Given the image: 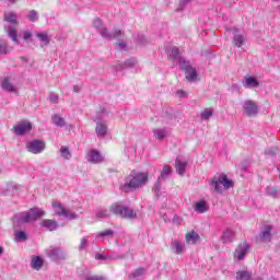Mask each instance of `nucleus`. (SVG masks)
Segmentation results:
<instances>
[{
  "label": "nucleus",
  "instance_id": "f257e3e1",
  "mask_svg": "<svg viewBox=\"0 0 280 280\" xmlns=\"http://www.w3.org/2000/svg\"><path fill=\"white\" fill-rule=\"evenodd\" d=\"M149 178L150 175L148 173H141L133 170L126 178L121 189L125 194H129V191L143 187V185L148 183Z\"/></svg>",
  "mask_w": 280,
  "mask_h": 280
},
{
  "label": "nucleus",
  "instance_id": "f03ea898",
  "mask_svg": "<svg viewBox=\"0 0 280 280\" xmlns=\"http://www.w3.org/2000/svg\"><path fill=\"white\" fill-rule=\"evenodd\" d=\"M109 213H113L117 218H121L122 220H132V218H137V212L129 208L128 206L121 205V202H115L109 207Z\"/></svg>",
  "mask_w": 280,
  "mask_h": 280
},
{
  "label": "nucleus",
  "instance_id": "7ed1b4c3",
  "mask_svg": "<svg viewBox=\"0 0 280 280\" xmlns=\"http://www.w3.org/2000/svg\"><path fill=\"white\" fill-rule=\"evenodd\" d=\"M45 215V211L40 208H32L30 211L22 212L20 214L21 222L30 223L40 220Z\"/></svg>",
  "mask_w": 280,
  "mask_h": 280
},
{
  "label": "nucleus",
  "instance_id": "20e7f679",
  "mask_svg": "<svg viewBox=\"0 0 280 280\" xmlns=\"http://www.w3.org/2000/svg\"><path fill=\"white\" fill-rule=\"evenodd\" d=\"M211 185H213L214 191H217V194H222V188L220 187V185L223 186V189H231V187H233V180L229 179L226 175H222L219 178L213 177L211 180Z\"/></svg>",
  "mask_w": 280,
  "mask_h": 280
},
{
  "label": "nucleus",
  "instance_id": "39448f33",
  "mask_svg": "<svg viewBox=\"0 0 280 280\" xmlns=\"http://www.w3.org/2000/svg\"><path fill=\"white\" fill-rule=\"evenodd\" d=\"M179 67L185 71V75L188 82H194V80L198 78V72H196V68L189 66V62L179 61Z\"/></svg>",
  "mask_w": 280,
  "mask_h": 280
},
{
  "label": "nucleus",
  "instance_id": "423d86ee",
  "mask_svg": "<svg viewBox=\"0 0 280 280\" xmlns=\"http://www.w3.org/2000/svg\"><path fill=\"white\" fill-rule=\"evenodd\" d=\"M14 80H16V75L10 74L2 81L3 91H8V93H19V88L14 85Z\"/></svg>",
  "mask_w": 280,
  "mask_h": 280
},
{
  "label": "nucleus",
  "instance_id": "0eeeda50",
  "mask_svg": "<svg viewBox=\"0 0 280 280\" xmlns=\"http://www.w3.org/2000/svg\"><path fill=\"white\" fill-rule=\"evenodd\" d=\"M51 205L56 215H65V218H69L70 220H73V218H75V215H73V212L67 210V208H65L62 203L58 201H52Z\"/></svg>",
  "mask_w": 280,
  "mask_h": 280
},
{
  "label": "nucleus",
  "instance_id": "6e6552de",
  "mask_svg": "<svg viewBox=\"0 0 280 280\" xmlns=\"http://www.w3.org/2000/svg\"><path fill=\"white\" fill-rule=\"evenodd\" d=\"M248 250H250V245H248L246 242L240 243L234 250V259L242 261V259L248 255Z\"/></svg>",
  "mask_w": 280,
  "mask_h": 280
},
{
  "label": "nucleus",
  "instance_id": "1a4fd4ad",
  "mask_svg": "<svg viewBox=\"0 0 280 280\" xmlns=\"http://www.w3.org/2000/svg\"><path fill=\"white\" fill-rule=\"evenodd\" d=\"M12 130L19 137H23V135H27V132L32 131V122H30V121H22V122H20L18 125H14Z\"/></svg>",
  "mask_w": 280,
  "mask_h": 280
},
{
  "label": "nucleus",
  "instance_id": "9d476101",
  "mask_svg": "<svg viewBox=\"0 0 280 280\" xmlns=\"http://www.w3.org/2000/svg\"><path fill=\"white\" fill-rule=\"evenodd\" d=\"M243 110L247 117H253V115L259 113V106L254 101H246L243 105Z\"/></svg>",
  "mask_w": 280,
  "mask_h": 280
},
{
  "label": "nucleus",
  "instance_id": "9b49d317",
  "mask_svg": "<svg viewBox=\"0 0 280 280\" xmlns=\"http://www.w3.org/2000/svg\"><path fill=\"white\" fill-rule=\"evenodd\" d=\"M27 150L32 154H40L45 150V141L43 140H33L27 144Z\"/></svg>",
  "mask_w": 280,
  "mask_h": 280
},
{
  "label": "nucleus",
  "instance_id": "f8f14e48",
  "mask_svg": "<svg viewBox=\"0 0 280 280\" xmlns=\"http://www.w3.org/2000/svg\"><path fill=\"white\" fill-rule=\"evenodd\" d=\"M89 161L90 163L94 164L102 163L104 162V156L102 155V153H100V151L93 149L89 153Z\"/></svg>",
  "mask_w": 280,
  "mask_h": 280
},
{
  "label": "nucleus",
  "instance_id": "ddd939ff",
  "mask_svg": "<svg viewBox=\"0 0 280 280\" xmlns=\"http://www.w3.org/2000/svg\"><path fill=\"white\" fill-rule=\"evenodd\" d=\"M198 242H200V234H198V232L191 230L189 232L186 233V244H198Z\"/></svg>",
  "mask_w": 280,
  "mask_h": 280
},
{
  "label": "nucleus",
  "instance_id": "4468645a",
  "mask_svg": "<svg viewBox=\"0 0 280 280\" xmlns=\"http://www.w3.org/2000/svg\"><path fill=\"white\" fill-rule=\"evenodd\" d=\"M39 226L48 229V231H56L58 229V222L56 220L45 219L39 223Z\"/></svg>",
  "mask_w": 280,
  "mask_h": 280
},
{
  "label": "nucleus",
  "instance_id": "2eb2a0df",
  "mask_svg": "<svg viewBox=\"0 0 280 280\" xmlns=\"http://www.w3.org/2000/svg\"><path fill=\"white\" fill-rule=\"evenodd\" d=\"M272 231L271 225H265L264 231L260 233V240L262 242H270L272 234L270 233Z\"/></svg>",
  "mask_w": 280,
  "mask_h": 280
},
{
  "label": "nucleus",
  "instance_id": "dca6fc26",
  "mask_svg": "<svg viewBox=\"0 0 280 280\" xmlns=\"http://www.w3.org/2000/svg\"><path fill=\"white\" fill-rule=\"evenodd\" d=\"M233 240H235V231L226 230L225 232H223V235H222L223 244H231Z\"/></svg>",
  "mask_w": 280,
  "mask_h": 280
},
{
  "label": "nucleus",
  "instance_id": "f3484780",
  "mask_svg": "<svg viewBox=\"0 0 280 280\" xmlns=\"http://www.w3.org/2000/svg\"><path fill=\"white\" fill-rule=\"evenodd\" d=\"M43 264H45V261L40 256H34L31 260V267L34 270H40L43 268Z\"/></svg>",
  "mask_w": 280,
  "mask_h": 280
},
{
  "label": "nucleus",
  "instance_id": "a211bd4d",
  "mask_svg": "<svg viewBox=\"0 0 280 280\" xmlns=\"http://www.w3.org/2000/svg\"><path fill=\"white\" fill-rule=\"evenodd\" d=\"M195 211L197 213H207L209 211V205H207V201L200 200L195 205Z\"/></svg>",
  "mask_w": 280,
  "mask_h": 280
},
{
  "label": "nucleus",
  "instance_id": "6ab92c4d",
  "mask_svg": "<svg viewBox=\"0 0 280 280\" xmlns=\"http://www.w3.org/2000/svg\"><path fill=\"white\" fill-rule=\"evenodd\" d=\"M175 168L180 175L185 174V170H187V162H183L178 159L175 160Z\"/></svg>",
  "mask_w": 280,
  "mask_h": 280
},
{
  "label": "nucleus",
  "instance_id": "aec40b11",
  "mask_svg": "<svg viewBox=\"0 0 280 280\" xmlns=\"http://www.w3.org/2000/svg\"><path fill=\"white\" fill-rule=\"evenodd\" d=\"M36 38H39L43 47H47V45H49V43L51 42L47 33H37Z\"/></svg>",
  "mask_w": 280,
  "mask_h": 280
},
{
  "label": "nucleus",
  "instance_id": "412c9836",
  "mask_svg": "<svg viewBox=\"0 0 280 280\" xmlns=\"http://www.w3.org/2000/svg\"><path fill=\"white\" fill-rule=\"evenodd\" d=\"M48 257H50V259H62V250L58 248H50L48 250Z\"/></svg>",
  "mask_w": 280,
  "mask_h": 280
},
{
  "label": "nucleus",
  "instance_id": "4be33fe9",
  "mask_svg": "<svg viewBox=\"0 0 280 280\" xmlns=\"http://www.w3.org/2000/svg\"><path fill=\"white\" fill-rule=\"evenodd\" d=\"M245 84L247 86H259V81H257V79H255V77L246 74L245 75Z\"/></svg>",
  "mask_w": 280,
  "mask_h": 280
},
{
  "label": "nucleus",
  "instance_id": "5701e85b",
  "mask_svg": "<svg viewBox=\"0 0 280 280\" xmlns=\"http://www.w3.org/2000/svg\"><path fill=\"white\" fill-rule=\"evenodd\" d=\"M173 249L175 250L176 255H182V253L185 250V245L179 241H174Z\"/></svg>",
  "mask_w": 280,
  "mask_h": 280
},
{
  "label": "nucleus",
  "instance_id": "b1692460",
  "mask_svg": "<svg viewBox=\"0 0 280 280\" xmlns=\"http://www.w3.org/2000/svg\"><path fill=\"white\" fill-rule=\"evenodd\" d=\"M107 130H108V127H106V125H104L103 122H97V125H96V133L100 137H104V135H106Z\"/></svg>",
  "mask_w": 280,
  "mask_h": 280
},
{
  "label": "nucleus",
  "instance_id": "393cba45",
  "mask_svg": "<svg viewBox=\"0 0 280 280\" xmlns=\"http://www.w3.org/2000/svg\"><path fill=\"white\" fill-rule=\"evenodd\" d=\"M172 174V166L164 165L163 170L161 171V175L159 176L158 180L161 182L162 178H165Z\"/></svg>",
  "mask_w": 280,
  "mask_h": 280
},
{
  "label": "nucleus",
  "instance_id": "a878e982",
  "mask_svg": "<svg viewBox=\"0 0 280 280\" xmlns=\"http://www.w3.org/2000/svg\"><path fill=\"white\" fill-rule=\"evenodd\" d=\"M252 277L253 276L250 275V272H248L246 270L236 272V279L237 280H250Z\"/></svg>",
  "mask_w": 280,
  "mask_h": 280
},
{
  "label": "nucleus",
  "instance_id": "bb28decb",
  "mask_svg": "<svg viewBox=\"0 0 280 280\" xmlns=\"http://www.w3.org/2000/svg\"><path fill=\"white\" fill-rule=\"evenodd\" d=\"M8 34H9V37L11 38V40H13V43L19 44L18 32H16L15 27L10 26Z\"/></svg>",
  "mask_w": 280,
  "mask_h": 280
},
{
  "label": "nucleus",
  "instance_id": "cd10ccee",
  "mask_svg": "<svg viewBox=\"0 0 280 280\" xmlns=\"http://www.w3.org/2000/svg\"><path fill=\"white\" fill-rule=\"evenodd\" d=\"M232 43L234 47H242L244 45V36L235 35Z\"/></svg>",
  "mask_w": 280,
  "mask_h": 280
},
{
  "label": "nucleus",
  "instance_id": "c85d7f7f",
  "mask_svg": "<svg viewBox=\"0 0 280 280\" xmlns=\"http://www.w3.org/2000/svg\"><path fill=\"white\" fill-rule=\"evenodd\" d=\"M52 122L55 124V126H59L60 128H62V126H65L66 124L65 119L60 117V115H54Z\"/></svg>",
  "mask_w": 280,
  "mask_h": 280
},
{
  "label": "nucleus",
  "instance_id": "c756f323",
  "mask_svg": "<svg viewBox=\"0 0 280 280\" xmlns=\"http://www.w3.org/2000/svg\"><path fill=\"white\" fill-rule=\"evenodd\" d=\"M210 117H213V110L212 109H209V108H206L201 112V115H200V118L202 120H207L209 119Z\"/></svg>",
  "mask_w": 280,
  "mask_h": 280
},
{
  "label": "nucleus",
  "instance_id": "7c9ffc66",
  "mask_svg": "<svg viewBox=\"0 0 280 280\" xmlns=\"http://www.w3.org/2000/svg\"><path fill=\"white\" fill-rule=\"evenodd\" d=\"M4 21H7L8 23H14L16 24V15L12 12H9L4 15Z\"/></svg>",
  "mask_w": 280,
  "mask_h": 280
},
{
  "label": "nucleus",
  "instance_id": "2f4dec72",
  "mask_svg": "<svg viewBox=\"0 0 280 280\" xmlns=\"http://www.w3.org/2000/svg\"><path fill=\"white\" fill-rule=\"evenodd\" d=\"M153 135H154L155 139H159V141L165 139V130H163V129H155L153 131Z\"/></svg>",
  "mask_w": 280,
  "mask_h": 280
},
{
  "label": "nucleus",
  "instance_id": "473e14b6",
  "mask_svg": "<svg viewBox=\"0 0 280 280\" xmlns=\"http://www.w3.org/2000/svg\"><path fill=\"white\" fill-rule=\"evenodd\" d=\"M60 152L63 159H67V160L71 159V151H69V147H61Z\"/></svg>",
  "mask_w": 280,
  "mask_h": 280
},
{
  "label": "nucleus",
  "instance_id": "72a5a7b5",
  "mask_svg": "<svg viewBox=\"0 0 280 280\" xmlns=\"http://www.w3.org/2000/svg\"><path fill=\"white\" fill-rule=\"evenodd\" d=\"M8 54V42L0 40V56H5Z\"/></svg>",
  "mask_w": 280,
  "mask_h": 280
},
{
  "label": "nucleus",
  "instance_id": "f704fd0d",
  "mask_svg": "<svg viewBox=\"0 0 280 280\" xmlns=\"http://www.w3.org/2000/svg\"><path fill=\"white\" fill-rule=\"evenodd\" d=\"M179 56L180 49H178V47H173L171 51V58H173V60H176V58H178Z\"/></svg>",
  "mask_w": 280,
  "mask_h": 280
},
{
  "label": "nucleus",
  "instance_id": "c9c22d12",
  "mask_svg": "<svg viewBox=\"0 0 280 280\" xmlns=\"http://www.w3.org/2000/svg\"><path fill=\"white\" fill-rule=\"evenodd\" d=\"M114 235L113 230H104L98 234V237H110Z\"/></svg>",
  "mask_w": 280,
  "mask_h": 280
},
{
  "label": "nucleus",
  "instance_id": "e433bc0d",
  "mask_svg": "<svg viewBox=\"0 0 280 280\" xmlns=\"http://www.w3.org/2000/svg\"><path fill=\"white\" fill-rule=\"evenodd\" d=\"M101 36H103V38H110V33H108V28L106 27H102L101 28Z\"/></svg>",
  "mask_w": 280,
  "mask_h": 280
},
{
  "label": "nucleus",
  "instance_id": "4c0bfd02",
  "mask_svg": "<svg viewBox=\"0 0 280 280\" xmlns=\"http://www.w3.org/2000/svg\"><path fill=\"white\" fill-rule=\"evenodd\" d=\"M108 215H110L108 210H101L98 213H96V218H108Z\"/></svg>",
  "mask_w": 280,
  "mask_h": 280
},
{
  "label": "nucleus",
  "instance_id": "58836bf2",
  "mask_svg": "<svg viewBox=\"0 0 280 280\" xmlns=\"http://www.w3.org/2000/svg\"><path fill=\"white\" fill-rule=\"evenodd\" d=\"M30 20L33 22L38 21V13L35 10L31 11Z\"/></svg>",
  "mask_w": 280,
  "mask_h": 280
},
{
  "label": "nucleus",
  "instance_id": "ea45409f",
  "mask_svg": "<svg viewBox=\"0 0 280 280\" xmlns=\"http://www.w3.org/2000/svg\"><path fill=\"white\" fill-rule=\"evenodd\" d=\"M143 272H145V269L139 268L132 273V277H141Z\"/></svg>",
  "mask_w": 280,
  "mask_h": 280
},
{
  "label": "nucleus",
  "instance_id": "a19ab883",
  "mask_svg": "<svg viewBox=\"0 0 280 280\" xmlns=\"http://www.w3.org/2000/svg\"><path fill=\"white\" fill-rule=\"evenodd\" d=\"M16 237L18 240H27V234H25L23 231H20L16 233Z\"/></svg>",
  "mask_w": 280,
  "mask_h": 280
},
{
  "label": "nucleus",
  "instance_id": "79ce46f5",
  "mask_svg": "<svg viewBox=\"0 0 280 280\" xmlns=\"http://www.w3.org/2000/svg\"><path fill=\"white\" fill-rule=\"evenodd\" d=\"M23 38L24 40H30L32 38V31H25Z\"/></svg>",
  "mask_w": 280,
  "mask_h": 280
},
{
  "label": "nucleus",
  "instance_id": "37998d69",
  "mask_svg": "<svg viewBox=\"0 0 280 280\" xmlns=\"http://www.w3.org/2000/svg\"><path fill=\"white\" fill-rule=\"evenodd\" d=\"M85 280H105L102 276L86 277Z\"/></svg>",
  "mask_w": 280,
  "mask_h": 280
},
{
  "label": "nucleus",
  "instance_id": "c03bdc74",
  "mask_svg": "<svg viewBox=\"0 0 280 280\" xmlns=\"http://www.w3.org/2000/svg\"><path fill=\"white\" fill-rule=\"evenodd\" d=\"M94 26L95 27H102V20L101 19L94 20Z\"/></svg>",
  "mask_w": 280,
  "mask_h": 280
},
{
  "label": "nucleus",
  "instance_id": "a18cd8bd",
  "mask_svg": "<svg viewBox=\"0 0 280 280\" xmlns=\"http://www.w3.org/2000/svg\"><path fill=\"white\" fill-rule=\"evenodd\" d=\"M88 241L86 238L81 240L80 248H86Z\"/></svg>",
  "mask_w": 280,
  "mask_h": 280
},
{
  "label": "nucleus",
  "instance_id": "49530a36",
  "mask_svg": "<svg viewBox=\"0 0 280 280\" xmlns=\"http://www.w3.org/2000/svg\"><path fill=\"white\" fill-rule=\"evenodd\" d=\"M114 36H121V31H120V30L116 31V32L114 33Z\"/></svg>",
  "mask_w": 280,
  "mask_h": 280
},
{
  "label": "nucleus",
  "instance_id": "de8ad7c7",
  "mask_svg": "<svg viewBox=\"0 0 280 280\" xmlns=\"http://www.w3.org/2000/svg\"><path fill=\"white\" fill-rule=\"evenodd\" d=\"M96 259H104V256H102L101 254H98V255L96 256Z\"/></svg>",
  "mask_w": 280,
  "mask_h": 280
},
{
  "label": "nucleus",
  "instance_id": "09e8293b",
  "mask_svg": "<svg viewBox=\"0 0 280 280\" xmlns=\"http://www.w3.org/2000/svg\"><path fill=\"white\" fill-rule=\"evenodd\" d=\"M0 255H3V247L0 246Z\"/></svg>",
  "mask_w": 280,
  "mask_h": 280
},
{
  "label": "nucleus",
  "instance_id": "8fccbe9b",
  "mask_svg": "<svg viewBox=\"0 0 280 280\" xmlns=\"http://www.w3.org/2000/svg\"><path fill=\"white\" fill-rule=\"evenodd\" d=\"M10 3H16V0H8Z\"/></svg>",
  "mask_w": 280,
  "mask_h": 280
},
{
  "label": "nucleus",
  "instance_id": "3c124183",
  "mask_svg": "<svg viewBox=\"0 0 280 280\" xmlns=\"http://www.w3.org/2000/svg\"><path fill=\"white\" fill-rule=\"evenodd\" d=\"M118 45L124 46V42L118 43Z\"/></svg>",
  "mask_w": 280,
  "mask_h": 280
},
{
  "label": "nucleus",
  "instance_id": "603ef678",
  "mask_svg": "<svg viewBox=\"0 0 280 280\" xmlns=\"http://www.w3.org/2000/svg\"><path fill=\"white\" fill-rule=\"evenodd\" d=\"M52 102H56V98H51Z\"/></svg>",
  "mask_w": 280,
  "mask_h": 280
},
{
  "label": "nucleus",
  "instance_id": "864d4df0",
  "mask_svg": "<svg viewBox=\"0 0 280 280\" xmlns=\"http://www.w3.org/2000/svg\"><path fill=\"white\" fill-rule=\"evenodd\" d=\"M52 102H56V98H51Z\"/></svg>",
  "mask_w": 280,
  "mask_h": 280
},
{
  "label": "nucleus",
  "instance_id": "5fc2aeb1",
  "mask_svg": "<svg viewBox=\"0 0 280 280\" xmlns=\"http://www.w3.org/2000/svg\"><path fill=\"white\" fill-rule=\"evenodd\" d=\"M177 93H183V91H178Z\"/></svg>",
  "mask_w": 280,
  "mask_h": 280
}]
</instances>
